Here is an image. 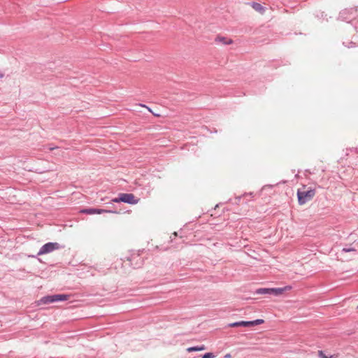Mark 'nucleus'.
Segmentation results:
<instances>
[{
  "label": "nucleus",
  "mask_w": 358,
  "mask_h": 358,
  "mask_svg": "<svg viewBox=\"0 0 358 358\" xmlns=\"http://www.w3.org/2000/svg\"><path fill=\"white\" fill-rule=\"evenodd\" d=\"M70 298L69 294H57L53 295H47L42 297L38 301V305L48 304L58 301H67Z\"/></svg>",
  "instance_id": "nucleus-1"
},
{
  "label": "nucleus",
  "mask_w": 358,
  "mask_h": 358,
  "mask_svg": "<svg viewBox=\"0 0 358 358\" xmlns=\"http://www.w3.org/2000/svg\"><path fill=\"white\" fill-rule=\"evenodd\" d=\"M138 201L139 199H136L132 193H120L117 197L113 199L108 203H112L113 202H123L128 204L134 205L138 203Z\"/></svg>",
  "instance_id": "nucleus-2"
},
{
  "label": "nucleus",
  "mask_w": 358,
  "mask_h": 358,
  "mask_svg": "<svg viewBox=\"0 0 358 358\" xmlns=\"http://www.w3.org/2000/svg\"><path fill=\"white\" fill-rule=\"evenodd\" d=\"M357 12V8H345L340 12L339 18L348 22H352L354 24L357 20L358 15H355Z\"/></svg>",
  "instance_id": "nucleus-3"
},
{
  "label": "nucleus",
  "mask_w": 358,
  "mask_h": 358,
  "mask_svg": "<svg viewBox=\"0 0 358 358\" xmlns=\"http://www.w3.org/2000/svg\"><path fill=\"white\" fill-rule=\"evenodd\" d=\"M127 259L129 262L130 266L135 269L142 267L144 264V258L141 257L140 251L133 252Z\"/></svg>",
  "instance_id": "nucleus-4"
},
{
  "label": "nucleus",
  "mask_w": 358,
  "mask_h": 358,
  "mask_svg": "<svg viewBox=\"0 0 358 358\" xmlns=\"http://www.w3.org/2000/svg\"><path fill=\"white\" fill-rule=\"evenodd\" d=\"M61 248V245L56 242H48L44 244L39 250L36 255H29V257L36 258L38 256L48 254Z\"/></svg>",
  "instance_id": "nucleus-5"
},
{
  "label": "nucleus",
  "mask_w": 358,
  "mask_h": 358,
  "mask_svg": "<svg viewBox=\"0 0 358 358\" xmlns=\"http://www.w3.org/2000/svg\"><path fill=\"white\" fill-rule=\"evenodd\" d=\"M296 194L299 204L303 205L314 197L315 189L311 188L306 191H301L299 189Z\"/></svg>",
  "instance_id": "nucleus-6"
},
{
  "label": "nucleus",
  "mask_w": 358,
  "mask_h": 358,
  "mask_svg": "<svg viewBox=\"0 0 358 358\" xmlns=\"http://www.w3.org/2000/svg\"><path fill=\"white\" fill-rule=\"evenodd\" d=\"M80 213H84V214H87V215L101 214V213H115V214L120 213V211L115 210H106V209L94 208H89L82 209L80 210Z\"/></svg>",
  "instance_id": "nucleus-7"
},
{
  "label": "nucleus",
  "mask_w": 358,
  "mask_h": 358,
  "mask_svg": "<svg viewBox=\"0 0 358 358\" xmlns=\"http://www.w3.org/2000/svg\"><path fill=\"white\" fill-rule=\"evenodd\" d=\"M354 29L356 31V34L353 36V41H351L348 43V44L345 43V42H343V44L348 47V48L355 47L358 45V17L357 20L353 24Z\"/></svg>",
  "instance_id": "nucleus-8"
},
{
  "label": "nucleus",
  "mask_w": 358,
  "mask_h": 358,
  "mask_svg": "<svg viewBox=\"0 0 358 358\" xmlns=\"http://www.w3.org/2000/svg\"><path fill=\"white\" fill-rule=\"evenodd\" d=\"M291 287H276V288H271V295L279 296L282 294L287 289H290Z\"/></svg>",
  "instance_id": "nucleus-9"
},
{
  "label": "nucleus",
  "mask_w": 358,
  "mask_h": 358,
  "mask_svg": "<svg viewBox=\"0 0 358 358\" xmlns=\"http://www.w3.org/2000/svg\"><path fill=\"white\" fill-rule=\"evenodd\" d=\"M249 3L255 10L259 12V13L264 14L265 13L266 8L262 6L259 3L253 1Z\"/></svg>",
  "instance_id": "nucleus-10"
},
{
  "label": "nucleus",
  "mask_w": 358,
  "mask_h": 358,
  "mask_svg": "<svg viewBox=\"0 0 358 358\" xmlns=\"http://www.w3.org/2000/svg\"><path fill=\"white\" fill-rule=\"evenodd\" d=\"M255 294H270L271 295V288H259L255 291Z\"/></svg>",
  "instance_id": "nucleus-11"
},
{
  "label": "nucleus",
  "mask_w": 358,
  "mask_h": 358,
  "mask_svg": "<svg viewBox=\"0 0 358 358\" xmlns=\"http://www.w3.org/2000/svg\"><path fill=\"white\" fill-rule=\"evenodd\" d=\"M215 41L222 42L224 45H229L233 43V41L231 39H227L224 36H217L215 38Z\"/></svg>",
  "instance_id": "nucleus-12"
},
{
  "label": "nucleus",
  "mask_w": 358,
  "mask_h": 358,
  "mask_svg": "<svg viewBox=\"0 0 358 358\" xmlns=\"http://www.w3.org/2000/svg\"><path fill=\"white\" fill-rule=\"evenodd\" d=\"M206 350V346L204 345H197V346H192L189 347L187 349V352H197V351H202Z\"/></svg>",
  "instance_id": "nucleus-13"
},
{
  "label": "nucleus",
  "mask_w": 358,
  "mask_h": 358,
  "mask_svg": "<svg viewBox=\"0 0 358 358\" xmlns=\"http://www.w3.org/2000/svg\"><path fill=\"white\" fill-rule=\"evenodd\" d=\"M229 327H245V321H238V322L230 323V324H229Z\"/></svg>",
  "instance_id": "nucleus-14"
},
{
  "label": "nucleus",
  "mask_w": 358,
  "mask_h": 358,
  "mask_svg": "<svg viewBox=\"0 0 358 358\" xmlns=\"http://www.w3.org/2000/svg\"><path fill=\"white\" fill-rule=\"evenodd\" d=\"M248 195H252V193L250 192V194H246L245 193L244 194H243L242 196H236L234 199V202H233V203L234 204H239V202L241 201V199L245 196H248Z\"/></svg>",
  "instance_id": "nucleus-15"
},
{
  "label": "nucleus",
  "mask_w": 358,
  "mask_h": 358,
  "mask_svg": "<svg viewBox=\"0 0 358 358\" xmlns=\"http://www.w3.org/2000/svg\"><path fill=\"white\" fill-rule=\"evenodd\" d=\"M320 358H334L332 355H327L322 350L318 351Z\"/></svg>",
  "instance_id": "nucleus-16"
},
{
  "label": "nucleus",
  "mask_w": 358,
  "mask_h": 358,
  "mask_svg": "<svg viewBox=\"0 0 358 358\" xmlns=\"http://www.w3.org/2000/svg\"><path fill=\"white\" fill-rule=\"evenodd\" d=\"M342 252H356V250L355 248L352 247H346L343 248L341 250Z\"/></svg>",
  "instance_id": "nucleus-17"
},
{
  "label": "nucleus",
  "mask_w": 358,
  "mask_h": 358,
  "mask_svg": "<svg viewBox=\"0 0 358 358\" xmlns=\"http://www.w3.org/2000/svg\"><path fill=\"white\" fill-rule=\"evenodd\" d=\"M215 355L212 352H206L205 353L201 358H214Z\"/></svg>",
  "instance_id": "nucleus-18"
},
{
  "label": "nucleus",
  "mask_w": 358,
  "mask_h": 358,
  "mask_svg": "<svg viewBox=\"0 0 358 358\" xmlns=\"http://www.w3.org/2000/svg\"><path fill=\"white\" fill-rule=\"evenodd\" d=\"M245 327H254V326H255L254 320H251V321H245Z\"/></svg>",
  "instance_id": "nucleus-19"
},
{
  "label": "nucleus",
  "mask_w": 358,
  "mask_h": 358,
  "mask_svg": "<svg viewBox=\"0 0 358 358\" xmlns=\"http://www.w3.org/2000/svg\"><path fill=\"white\" fill-rule=\"evenodd\" d=\"M264 322V320L262 319H257L254 320L255 326L263 324Z\"/></svg>",
  "instance_id": "nucleus-20"
},
{
  "label": "nucleus",
  "mask_w": 358,
  "mask_h": 358,
  "mask_svg": "<svg viewBox=\"0 0 358 358\" xmlns=\"http://www.w3.org/2000/svg\"><path fill=\"white\" fill-rule=\"evenodd\" d=\"M231 357V355L230 354H227L225 356H224V358H230Z\"/></svg>",
  "instance_id": "nucleus-21"
},
{
  "label": "nucleus",
  "mask_w": 358,
  "mask_h": 358,
  "mask_svg": "<svg viewBox=\"0 0 358 358\" xmlns=\"http://www.w3.org/2000/svg\"><path fill=\"white\" fill-rule=\"evenodd\" d=\"M141 106H143V107H146L145 105L143 104H141Z\"/></svg>",
  "instance_id": "nucleus-22"
},
{
  "label": "nucleus",
  "mask_w": 358,
  "mask_h": 358,
  "mask_svg": "<svg viewBox=\"0 0 358 358\" xmlns=\"http://www.w3.org/2000/svg\"><path fill=\"white\" fill-rule=\"evenodd\" d=\"M357 308H358V306H357Z\"/></svg>",
  "instance_id": "nucleus-23"
}]
</instances>
